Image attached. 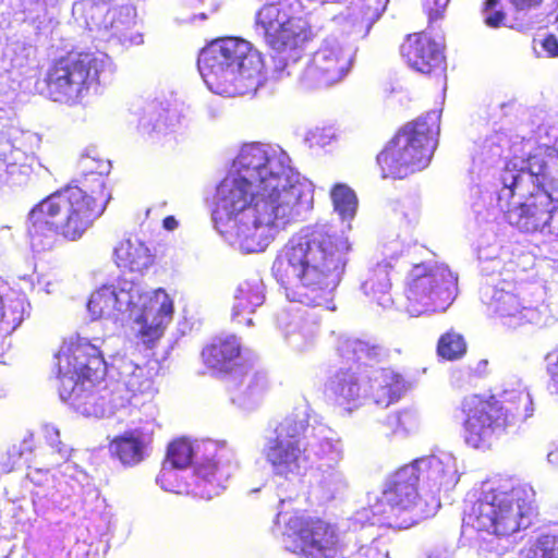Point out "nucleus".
<instances>
[{"instance_id": "nucleus-1", "label": "nucleus", "mask_w": 558, "mask_h": 558, "mask_svg": "<svg viewBox=\"0 0 558 558\" xmlns=\"http://www.w3.org/2000/svg\"><path fill=\"white\" fill-rule=\"evenodd\" d=\"M349 248L347 239L324 230L294 234L278 252L272 275L291 301L322 306L341 279Z\"/></svg>"}, {"instance_id": "nucleus-2", "label": "nucleus", "mask_w": 558, "mask_h": 558, "mask_svg": "<svg viewBox=\"0 0 558 558\" xmlns=\"http://www.w3.org/2000/svg\"><path fill=\"white\" fill-rule=\"evenodd\" d=\"M109 169L110 163L105 161L97 171H88L36 203L26 220L32 244L44 246L51 234L68 242L80 241L111 199L104 178Z\"/></svg>"}, {"instance_id": "nucleus-3", "label": "nucleus", "mask_w": 558, "mask_h": 558, "mask_svg": "<svg viewBox=\"0 0 558 558\" xmlns=\"http://www.w3.org/2000/svg\"><path fill=\"white\" fill-rule=\"evenodd\" d=\"M290 199L275 195L238 173L227 174L217 187L213 211L216 228L221 233L234 231L242 244L262 238L259 228L286 226L294 210Z\"/></svg>"}, {"instance_id": "nucleus-4", "label": "nucleus", "mask_w": 558, "mask_h": 558, "mask_svg": "<svg viewBox=\"0 0 558 558\" xmlns=\"http://www.w3.org/2000/svg\"><path fill=\"white\" fill-rule=\"evenodd\" d=\"M464 444L476 450L493 447L509 428L532 416L533 401L523 389L506 390L495 395L471 393L457 409Z\"/></svg>"}, {"instance_id": "nucleus-5", "label": "nucleus", "mask_w": 558, "mask_h": 558, "mask_svg": "<svg viewBox=\"0 0 558 558\" xmlns=\"http://www.w3.org/2000/svg\"><path fill=\"white\" fill-rule=\"evenodd\" d=\"M534 490L511 478L484 489L465 512L466 525L497 537H509L526 530L535 513Z\"/></svg>"}, {"instance_id": "nucleus-6", "label": "nucleus", "mask_w": 558, "mask_h": 558, "mask_svg": "<svg viewBox=\"0 0 558 558\" xmlns=\"http://www.w3.org/2000/svg\"><path fill=\"white\" fill-rule=\"evenodd\" d=\"M59 395L84 415H97V384L105 377L107 364L100 347L88 339H71L57 354Z\"/></svg>"}, {"instance_id": "nucleus-7", "label": "nucleus", "mask_w": 558, "mask_h": 558, "mask_svg": "<svg viewBox=\"0 0 558 558\" xmlns=\"http://www.w3.org/2000/svg\"><path fill=\"white\" fill-rule=\"evenodd\" d=\"M439 133L438 118L427 114L403 124L376 156L383 179L403 180L427 168Z\"/></svg>"}, {"instance_id": "nucleus-8", "label": "nucleus", "mask_w": 558, "mask_h": 558, "mask_svg": "<svg viewBox=\"0 0 558 558\" xmlns=\"http://www.w3.org/2000/svg\"><path fill=\"white\" fill-rule=\"evenodd\" d=\"M265 1L255 14V29L265 46L286 64L299 62L317 37L314 25L292 3Z\"/></svg>"}, {"instance_id": "nucleus-9", "label": "nucleus", "mask_w": 558, "mask_h": 558, "mask_svg": "<svg viewBox=\"0 0 558 558\" xmlns=\"http://www.w3.org/2000/svg\"><path fill=\"white\" fill-rule=\"evenodd\" d=\"M197 66L207 86L217 94H233L239 78L257 76L262 59L252 44L240 37H220L199 52Z\"/></svg>"}, {"instance_id": "nucleus-10", "label": "nucleus", "mask_w": 558, "mask_h": 558, "mask_svg": "<svg viewBox=\"0 0 558 558\" xmlns=\"http://www.w3.org/2000/svg\"><path fill=\"white\" fill-rule=\"evenodd\" d=\"M101 69V61L93 52L68 51L48 65L38 82L40 93L57 102L82 104L99 86Z\"/></svg>"}, {"instance_id": "nucleus-11", "label": "nucleus", "mask_w": 558, "mask_h": 558, "mask_svg": "<svg viewBox=\"0 0 558 558\" xmlns=\"http://www.w3.org/2000/svg\"><path fill=\"white\" fill-rule=\"evenodd\" d=\"M283 542L287 550L301 558H344L337 525L320 517L292 515Z\"/></svg>"}, {"instance_id": "nucleus-12", "label": "nucleus", "mask_w": 558, "mask_h": 558, "mask_svg": "<svg viewBox=\"0 0 558 558\" xmlns=\"http://www.w3.org/2000/svg\"><path fill=\"white\" fill-rule=\"evenodd\" d=\"M234 165L235 173L266 187L283 199H290L289 203L296 206L299 191L291 183L290 168L281 156L270 154L259 143H250L241 148Z\"/></svg>"}, {"instance_id": "nucleus-13", "label": "nucleus", "mask_w": 558, "mask_h": 558, "mask_svg": "<svg viewBox=\"0 0 558 558\" xmlns=\"http://www.w3.org/2000/svg\"><path fill=\"white\" fill-rule=\"evenodd\" d=\"M447 274L425 265H415L408 277L407 311L413 316L445 310L452 299Z\"/></svg>"}, {"instance_id": "nucleus-14", "label": "nucleus", "mask_w": 558, "mask_h": 558, "mask_svg": "<svg viewBox=\"0 0 558 558\" xmlns=\"http://www.w3.org/2000/svg\"><path fill=\"white\" fill-rule=\"evenodd\" d=\"M302 422L286 421L277 428V436L264 448V457L276 476L291 480L303 475L307 463L306 448L301 445Z\"/></svg>"}, {"instance_id": "nucleus-15", "label": "nucleus", "mask_w": 558, "mask_h": 558, "mask_svg": "<svg viewBox=\"0 0 558 558\" xmlns=\"http://www.w3.org/2000/svg\"><path fill=\"white\" fill-rule=\"evenodd\" d=\"M526 175L533 180L537 192H545L549 198L558 203V151L555 148L546 147L530 155L525 169L517 172L505 169L501 175V194L511 198L517 192L523 191Z\"/></svg>"}, {"instance_id": "nucleus-16", "label": "nucleus", "mask_w": 558, "mask_h": 558, "mask_svg": "<svg viewBox=\"0 0 558 558\" xmlns=\"http://www.w3.org/2000/svg\"><path fill=\"white\" fill-rule=\"evenodd\" d=\"M412 463L407 464L393 472L385 484L381 496L377 502L383 507L384 513L399 517L404 513H413L418 510L420 514L426 515L427 511L420 508V472Z\"/></svg>"}, {"instance_id": "nucleus-17", "label": "nucleus", "mask_w": 558, "mask_h": 558, "mask_svg": "<svg viewBox=\"0 0 558 558\" xmlns=\"http://www.w3.org/2000/svg\"><path fill=\"white\" fill-rule=\"evenodd\" d=\"M138 313L134 322L140 326L136 338L140 342L151 349L163 336L167 324L173 315V301L161 288L156 289L153 295L136 292Z\"/></svg>"}, {"instance_id": "nucleus-18", "label": "nucleus", "mask_w": 558, "mask_h": 558, "mask_svg": "<svg viewBox=\"0 0 558 558\" xmlns=\"http://www.w3.org/2000/svg\"><path fill=\"white\" fill-rule=\"evenodd\" d=\"M400 54L415 72L427 76L446 74L445 45L424 31L408 34L400 45Z\"/></svg>"}, {"instance_id": "nucleus-19", "label": "nucleus", "mask_w": 558, "mask_h": 558, "mask_svg": "<svg viewBox=\"0 0 558 558\" xmlns=\"http://www.w3.org/2000/svg\"><path fill=\"white\" fill-rule=\"evenodd\" d=\"M351 65V54L340 45L325 44L313 53L302 78L310 86H330L340 82Z\"/></svg>"}, {"instance_id": "nucleus-20", "label": "nucleus", "mask_w": 558, "mask_h": 558, "mask_svg": "<svg viewBox=\"0 0 558 558\" xmlns=\"http://www.w3.org/2000/svg\"><path fill=\"white\" fill-rule=\"evenodd\" d=\"M545 192H533L506 211L507 221L521 232L549 233L558 205Z\"/></svg>"}, {"instance_id": "nucleus-21", "label": "nucleus", "mask_w": 558, "mask_h": 558, "mask_svg": "<svg viewBox=\"0 0 558 558\" xmlns=\"http://www.w3.org/2000/svg\"><path fill=\"white\" fill-rule=\"evenodd\" d=\"M136 292L133 289H117L113 286H102L93 292L87 302V308L93 319L108 318L117 313L129 311L131 314L138 306Z\"/></svg>"}, {"instance_id": "nucleus-22", "label": "nucleus", "mask_w": 558, "mask_h": 558, "mask_svg": "<svg viewBox=\"0 0 558 558\" xmlns=\"http://www.w3.org/2000/svg\"><path fill=\"white\" fill-rule=\"evenodd\" d=\"M241 352L242 347L235 336H217L203 348L201 356L203 363L213 372L228 374L239 365Z\"/></svg>"}, {"instance_id": "nucleus-23", "label": "nucleus", "mask_w": 558, "mask_h": 558, "mask_svg": "<svg viewBox=\"0 0 558 558\" xmlns=\"http://www.w3.org/2000/svg\"><path fill=\"white\" fill-rule=\"evenodd\" d=\"M420 472V480L425 481L433 494L447 493L454 488L459 476L454 464L445 463L436 456L423 457L413 461Z\"/></svg>"}, {"instance_id": "nucleus-24", "label": "nucleus", "mask_w": 558, "mask_h": 558, "mask_svg": "<svg viewBox=\"0 0 558 558\" xmlns=\"http://www.w3.org/2000/svg\"><path fill=\"white\" fill-rule=\"evenodd\" d=\"M148 444L141 429H128L109 440L108 450L111 458L132 468L145 459Z\"/></svg>"}, {"instance_id": "nucleus-25", "label": "nucleus", "mask_w": 558, "mask_h": 558, "mask_svg": "<svg viewBox=\"0 0 558 558\" xmlns=\"http://www.w3.org/2000/svg\"><path fill=\"white\" fill-rule=\"evenodd\" d=\"M336 351L343 362L357 366H372L384 356V349L379 344L353 337L338 339Z\"/></svg>"}, {"instance_id": "nucleus-26", "label": "nucleus", "mask_w": 558, "mask_h": 558, "mask_svg": "<svg viewBox=\"0 0 558 558\" xmlns=\"http://www.w3.org/2000/svg\"><path fill=\"white\" fill-rule=\"evenodd\" d=\"M116 265L130 272H144L155 262L150 250L141 241L124 239L118 243L113 252Z\"/></svg>"}, {"instance_id": "nucleus-27", "label": "nucleus", "mask_w": 558, "mask_h": 558, "mask_svg": "<svg viewBox=\"0 0 558 558\" xmlns=\"http://www.w3.org/2000/svg\"><path fill=\"white\" fill-rule=\"evenodd\" d=\"M265 295L260 281H244L236 288L232 307V319L242 326L253 324L252 315L264 303Z\"/></svg>"}, {"instance_id": "nucleus-28", "label": "nucleus", "mask_w": 558, "mask_h": 558, "mask_svg": "<svg viewBox=\"0 0 558 558\" xmlns=\"http://www.w3.org/2000/svg\"><path fill=\"white\" fill-rule=\"evenodd\" d=\"M328 389L341 405L354 404L361 397V385L350 368L337 372L330 379Z\"/></svg>"}, {"instance_id": "nucleus-29", "label": "nucleus", "mask_w": 558, "mask_h": 558, "mask_svg": "<svg viewBox=\"0 0 558 558\" xmlns=\"http://www.w3.org/2000/svg\"><path fill=\"white\" fill-rule=\"evenodd\" d=\"M157 375V367L136 366L124 381L129 399L151 398L157 392L155 383Z\"/></svg>"}, {"instance_id": "nucleus-30", "label": "nucleus", "mask_w": 558, "mask_h": 558, "mask_svg": "<svg viewBox=\"0 0 558 558\" xmlns=\"http://www.w3.org/2000/svg\"><path fill=\"white\" fill-rule=\"evenodd\" d=\"M231 469V461L216 453L198 463L195 473L198 478L220 487L230 477Z\"/></svg>"}, {"instance_id": "nucleus-31", "label": "nucleus", "mask_w": 558, "mask_h": 558, "mask_svg": "<svg viewBox=\"0 0 558 558\" xmlns=\"http://www.w3.org/2000/svg\"><path fill=\"white\" fill-rule=\"evenodd\" d=\"M519 558H558V534H538L520 550Z\"/></svg>"}, {"instance_id": "nucleus-32", "label": "nucleus", "mask_w": 558, "mask_h": 558, "mask_svg": "<svg viewBox=\"0 0 558 558\" xmlns=\"http://www.w3.org/2000/svg\"><path fill=\"white\" fill-rule=\"evenodd\" d=\"M333 209L343 220L354 218L357 209V197L355 192L347 184L337 183L330 191Z\"/></svg>"}, {"instance_id": "nucleus-33", "label": "nucleus", "mask_w": 558, "mask_h": 558, "mask_svg": "<svg viewBox=\"0 0 558 558\" xmlns=\"http://www.w3.org/2000/svg\"><path fill=\"white\" fill-rule=\"evenodd\" d=\"M466 350L468 344L463 335L452 328L442 333L437 341V355L446 361H456L463 357Z\"/></svg>"}, {"instance_id": "nucleus-34", "label": "nucleus", "mask_w": 558, "mask_h": 558, "mask_svg": "<svg viewBox=\"0 0 558 558\" xmlns=\"http://www.w3.org/2000/svg\"><path fill=\"white\" fill-rule=\"evenodd\" d=\"M390 288L391 283L386 270L375 271L362 284L364 293L380 306L391 303Z\"/></svg>"}, {"instance_id": "nucleus-35", "label": "nucleus", "mask_w": 558, "mask_h": 558, "mask_svg": "<svg viewBox=\"0 0 558 558\" xmlns=\"http://www.w3.org/2000/svg\"><path fill=\"white\" fill-rule=\"evenodd\" d=\"M381 383L379 386L380 396L377 402L390 404L400 399L407 389V381L402 374L391 369H381Z\"/></svg>"}, {"instance_id": "nucleus-36", "label": "nucleus", "mask_w": 558, "mask_h": 558, "mask_svg": "<svg viewBox=\"0 0 558 558\" xmlns=\"http://www.w3.org/2000/svg\"><path fill=\"white\" fill-rule=\"evenodd\" d=\"M194 449L186 437H179L168 445L166 462L174 469H185L192 463Z\"/></svg>"}, {"instance_id": "nucleus-37", "label": "nucleus", "mask_w": 558, "mask_h": 558, "mask_svg": "<svg viewBox=\"0 0 558 558\" xmlns=\"http://www.w3.org/2000/svg\"><path fill=\"white\" fill-rule=\"evenodd\" d=\"M530 311L523 307L518 296L510 292H502L496 300L495 312L501 317L518 318V324L525 322L526 314Z\"/></svg>"}, {"instance_id": "nucleus-38", "label": "nucleus", "mask_w": 558, "mask_h": 558, "mask_svg": "<svg viewBox=\"0 0 558 558\" xmlns=\"http://www.w3.org/2000/svg\"><path fill=\"white\" fill-rule=\"evenodd\" d=\"M484 22L487 26L497 28L504 24L506 13L501 9L500 0H485L482 7Z\"/></svg>"}, {"instance_id": "nucleus-39", "label": "nucleus", "mask_w": 558, "mask_h": 558, "mask_svg": "<svg viewBox=\"0 0 558 558\" xmlns=\"http://www.w3.org/2000/svg\"><path fill=\"white\" fill-rule=\"evenodd\" d=\"M449 0H422V5L428 19V24L442 19Z\"/></svg>"}, {"instance_id": "nucleus-40", "label": "nucleus", "mask_w": 558, "mask_h": 558, "mask_svg": "<svg viewBox=\"0 0 558 558\" xmlns=\"http://www.w3.org/2000/svg\"><path fill=\"white\" fill-rule=\"evenodd\" d=\"M545 56L548 58L558 57V38L554 34L546 35L541 41Z\"/></svg>"}, {"instance_id": "nucleus-41", "label": "nucleus", "mask_w": 558, "mask_h": 558, "mask_svg": "<svg viewBox=\"0 0 558 558\" xmlns=\"http://www.w3.org/2000/svg\"><path fill=\"white\" fill-rule=\"evenodd\" d=\"M374 1L375 0H364L363 3V12L369 21L377 20L384 10V8L379 5L373 8Z\"/></svg>"}, {"instance_id": "nucleus-42", "label": "nucleus", "mask_w": 558, "mask_h": 558, "mask_svg": "<svg viewBox=\"0 0 558 558\" xmlns=\"http://www.w3.org/2000/svg\"><path fill=\"white\" fill-rule=\"evenodd\" d=\"M517 10H529L538 7L542 0H509Z\"/></svg>"}, {"instance_id": "nucleus-43", "label": "nucleus", "mask_w": 558, "mask_h": 558, "mask_svg": "<svg viewBox=\"0 0 558 558\" xmlns=\"http://www.w3.org/2000/svg\"><path fill=\"white\" fill-rule=\"evenodd\" d=\"M13 145L3 135H0V160L7 161L8 153H12Z\"/></svg>"}, {"instance_id": "nucleus-44", "label": "nucleus", "mask_w": 558, "mask_h": 558, "mask_svg": "<svg viewBox=\"0 0 558 558\" xmlns=\"http://www.w3.org/2000/svg\"><path fill=\"white\" fill-rule=\"evenodd\" d=\"M162 226L167 230H174L178 227V221L173 216H167L162 220Z\"/></svg>"}, {"instance_id": "nucleus-45", "label": "nucleus", "mask_w": 558, "mask_h": 558, "mask_svg": "<svg viewBox=\"0 0 558 558\" xmlns=\"http://www.w3.org/2000/svg\"><path fill=\"white\" fill-rule=\"evenodd\" d=\"M66 558H88L86 553L78 550H70Z\"/></svg>"}, {"instance_id": "nucleus-46", "label": "nucleus", "mask_w": 558, "mask_h": 558, "mask_svg": "<svg viewBox=\"0 0 558 558\" xmlns=\"http://www.w3.org/2000/svg\"><path fill=\"white\" fill-rule=\"evenodd\" d=\"M47 433L54 434L56 436L59 435V432L56 428H46Z\"/></svg>"}, {"instance_id": "nucleus-47", "label": "nucleus", "mask_w": 558, "mask_h": 558, "mask_svg": "<svg viewBox=\"0 0 558 558\" xmlns=\"http://www.w3.org/2000/svg\"><path fill=\"white\" fill-rule=\"evenodd\" d=\"M439 507H440V500H439V499H437V500H436L435 508H439Z\"/></svg>"}]
</instances>
